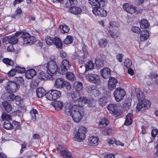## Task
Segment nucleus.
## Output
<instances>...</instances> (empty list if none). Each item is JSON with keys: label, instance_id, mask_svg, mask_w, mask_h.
<instances>
[{"label": "nucleus", "instance_id": "09e8293b", "mask_svg": "<svg viewBox=\"0 0 158 158\" xmlns=\"http://www.w3.org/2000/svg\"><path fill=\"white\" fill-rule=\"evenodd\" d=\"M107 102V99L105 97H103L99 99L98 100V102L100 106H105Z\"/></svg>", "mask_w": 158, "mask_h": 158}, {"label": "nucleus", "instance_id": "473e14b6", "mask_svg": "<svg viewBox=\"0 0 158 158\" xmlns=\"http://www.w3.org/2000/svg\"><path fill=\"white\" fill-rule=\"evenodd\" d=\"M74 87L77 91H80L83 88L82 83L80 81H76L74 84Z\"/></svg>", "mask_w": 158, "mask_h": 158}, {"label": "nucleus", "instance_id": "bb28decb", "mask_svg": "<svg viewBox=\"0 0 158 158\" xmlns=\"http://www.w3.org/2000/svg\"><path fill=\"white\" fill-rule=\"evenodd\" d=\"M2 105L5 110L7 112L11 110L12 107L10 103L6 101H4L2 103Z\"/></svg>", "mask_w": 158, "mask_h": 158}, {"label": "nucleus", "instance_id": "ddd939ff", "mask_svg": "<svg viewBox=\"0 0 158 158\" xmlns=\"http://www.w3.org/2000/svg\"><path fill=\"white\" fill-rule=\"evenodd\" d=\"M123 9L128 13L132 14L136 11V7L130 3H126L123 4Z\"/></svg>", "mask_w": 158, "mask_h": 158}, {"label": "nucleus", "instance_id": "39448f33", "mask_svg": "<svg viewBox=\"0 0 158 158\" xmlns=\"http://www.w3.org/2000/svg\"><path fill=\"white\" fill-rule=\"evenodd\" d=\"M58 152L63 158H72L73 156L67 148L62 144H59L57 148Z\"/></svg>", "mask_w": 158, "mask_h": 158}, {"label": "nucleus", "instance_id": "338daca9", "mask_svg": "<svg viewBox=\"0 0 158 158\" xmlns=\"http://www.w3.org/2000/svg\"><path fill=\"white\" fill-rule=\"evenodd\" d=\"M14 100L17 102L16 104L18 105L20 104L21 102L22 101L21 98L18 96H15Z\"/></svg>", "mask_w": 158, "mask_h": 158}, {"label": "nucleus", "instance_id": "4468645a", "mask_svg": "<svg viewBox=\"0 0 158 158\" xmlns=\"http://www.w3.org/2000/svg\"><path fill=\"white\" fill-rule=\"evenodd\" d=\"M88 89V92L90 95L96 97L99 96L101 94V92L97 89L94 85L89 86Z\"/></svg>", "mask_w": 158, "mask_h": 158}, {"label": "nucleus", "instance_id": "49530a36", "mask_svg": "<svg viewBox=\"0 0 158 158\" xmlns=\"http://www.w3.org/2000/svg\"><path fill=\"white\" fill-rule=\"evenodd\" d=\"M38 78L41 80H45L47 78L46 74L43 72H41L39 73Z\"/></svg>", "mask_w": 158, "mask_h": 158}, {"label": "nucleus", "instance_id": "1a4fd4ad", "mask_svg": "<svg viewBox=\"0 0 158 158\" xmlns=\"http://www.w3.org/2000/svg\"><path fill=\"white\" fill-rule=\"evenodd\" d=\"M61 93L57 90L52 89L46 93V97L49 100H55L60 97Z\"/></svg>", "mask_w": 158, "mask_h": 158}, {"label": "nucleus", "instance_id": "7ed1b4c3", "mask_svg": "<svg viewBox=\"0 0 158 158\" xmlns=\"http://www.w3.org/2000/svg\"><path fill=\"white\" fill-rule=\"evenodd\" d=\"M87 128L83 126L80 127L77 131L75 134L73 139L79 142H81L84 140L86 137Z\"/></svg>", "mask_w": 158, "mask_h": 158}, {"label": "nucleus", "instance_id": "0eeeda50", "mask_svg": "<svg viewBox=\"0 0 158 158\" xmlns=\"http://www.w3.org/2000/svg\"><path fill=\"white\" fill-rule=\"evenodd\" d=\"M151 105V102L148 100L139 101L136 106V111L138 112L140 111L146 110L150 107Z\"/></svg>", "mask_w": 158, "mask_h": 158}, {"label": "nucleus", "instance_id": "6e6552de", "mask_svg": "<svg viewBox=\"0 0 158 158\" xmlns=\"http://www.w3.org/2000/svg\"><path fill=\"white\" fill-rule=\"evenodd\" d=\"M46 67L48 73L51 76L56 74L57 71L58 67L55 61H50L46 64Z\"/></svg>", "mask_w": 158, "mask_h": 158}, {"label": "nucleus", "instance_id": "ea45409f", "mask_svg": "<svg viewBox=\"0 0 158 158\" xmlns=\"http://www.w3.org/2000/svg\"><path fill=\"white\" fill-rule=\"evenodd\" d=\"M59 27L60 32L62 33H68L69 31V28L66 25H60Z\"/></svg>", "mask_w": 158, "mask_h": 158}, {"label": "nucleus", "instance_id": "a878e982", "mask_svg": "<svg viewBox=\"0 0 158 158\" xmlns=\"http://www.w3.org/2000/svg\"><path fill=\"white\" fill-rule=\"evenodd\" d=\"M149 36V33L148 31L146 30L142 31L140 39L141 41H143L147 40Z\"/></svg>", "mask_w": 158, "mask_h": 158}, {"label": "nucleus", "instance_id": "680f3d73", "mask_svg": "<svg viewBox=\"0 0 158 158\" xmlns=\"http://www.w3.org/2000/svg\"><path fill=\"white\" fill-rule=\"evenodd\" d=\"M16 73L15 69H13L8 72L7 75L9 77H12L15 75Z\"/></svg>", "mask_w": 158, "mask_h": 158}, {"label": "nucleus", "instance_id": "9d476101", "mask_svg": "<svg viewBox=\"0 0 158 158\" xmlns=\"http://www.w3.org/2000/svg\"><path fill=\"white\" fill-rule=\"evenodd\" d=\"M86 80L89 82L99 85L101 83L100 77L98 75L92 73L88 74L86 76Z\"/></svg>", "mask_w": 158, "mask_h": 158}, {"label": "nucleus", "instance_id": "4be33fe9", "mask_svg": "<svg viewBox=\"0 0 158 158\" xmlns=\"http://www.w3.org/2000/svg\"><path fill=\"white\" fill-rule=\"evenodd\" d=\"M135 92L137 98L138 100L139 101L140 100H142V99L145 98L144 94L138 88H136L135 89Z\"/></svg>", "mask_w": 158, "mask_h": 158}, {"label": "nucleus", "instance_id": "c9c22d12", "mask_svg": "<svg viewBox=\"0 0 158 158\" xmlns=\"http://www.w3.org/2000/svg\"><path fill=\"white\" fill-rule=\"evenodd\" d=\"M66 78L69 80L73 81L75 80L76 77L72 72H67L66 74Z\"/></svg>", "mask_w": 158, "mask_h": 158}, {"label": "nucleus", "instance_id": "e433bc0d", "mask_svg": "<svg viewBox=\"0 0 158 158\" xmlns=\"http://www.w3.org/2000/svg\"><path fill=\"white\" fill-rule=\"evenodd\" d=\"M1 117L2 120L4 121L5 122L7 121H9L12 120L11 116L10 115L7 114L6 113H3L2 114Z\"/></svg>", "mask_w": 158, "mask_h": 158}, {"label": "nucleus", "instance_id": "423d86ee", "mask_svg": "<svg viewBox=\"0 0 158 158\" xmlns=\"http://www.w3.org/2000/svg\"><path fill=\"white\" fill-rule=\"evenodd\" d=\"M35 37L31 36L27 32H24L21 39V42L23 45H31L35 41Z\"/></svg>", "mask_w": 158, "mask_h": 158}, {"label": "nucleus", "instance_id": "a211bd4d", "mask_svg": "<svg viewBox=\"0 0 158 158\" xmlns=\"http://www.w3.org/2000/svg\"><path fill=\"white\" fill-rule=\"evenodd\" d=\"M64 81L62 78H59L56 80L55 86L58 89H61L64 87Z\"/></svg>", "mask_w": 158, "mask_h": 158}, {"label": "nucleus", "instance_id": "13d9d810", "mask_svg": "<svg viewBox=\"0 0 158 158\" xmlns=\"http://www.w3.org/2000/svg\"><path fill=\"white\" fill-rule=\"evenodd\" d=\"M131 30L133 32L137 34L140 33L141 31L140 28L139 27L136 26L132 27L131 28Z\"/></svg>", "mask_w": 158, "mask_h": 158}, {"label": "nucleus", "instance_id": "bf43d9fd", "mask_svg": "<svg viewBox=\"0 0 158 158\" xmlns=\"http://www.w3.org/2000/svg\"><path fill=\"white\" fill-rule=\"evenodd\" d=\"M114 94L115 100L117 101L118 102V88H117L115 89L114 91Z\"/></svg>", "mask_w": 158, "mask_h": 158}, {"label": "nucleus", "instance_id": "20e7f679", "mask_svg": "<svg viewBox=\"0 0 158 158\" xmlns=\"http://www.w3.org/2000/svg\"><path fill=\"white\" fill-rule=\"evenodd\" d=\"M6 90L8 93H15L19 88V85L13 81H10L6 83L5 86Z\"/></svg>", "mask_w": 158, "mask_h": 158}, {"label": "nucleus", "instance_id": "412c9836", "mask_svg": "<svg viewBox=\"0 0 158 158\" xmlns=\"http://www.w3.org/2000/svg\"><path fill=\"white\" fill-rule=\"evenodd\" d=\"M89 141L90 145L95 146L98 144V138L96 136H91L89 139Z\"/></svg>", "mask_w": 158, "mask_h": 158}, {"label": "nucleus", "instance_id": "4d7b16f0", "mask_svg": "<svg viewBox=\"0 0 158 158\" xmlns=\"http://www.w3.org/2000/svg\"><path fill=\"white\" fill-rule=\"evenodd\" d=\"M12 125L13 126V129H19L20 128V123H19L14 121L12 123Z\"/></svg>", "mask_w": 158, "mask_h": 158}, {"label": "nucleus", "instance_id": "c03bdc74", "mask_svg": "<svg viewBox=\"0 0 158 158\" xmlns=\"http://www.w3.org/2000/svg\"><path fill=\"white\" fill-rule=\"evenodd\" d=\"M3 127L6 129H13V126L10 122V121H7L4 122L3 124Z\"/></svg>", "mask_w": 158, "mask_h": 158}, {"label": "nucleus", "instance_id": "393cba45", "mask_svg": "<svg viewBox=\"0 0 158 158\" xmlns=\"http://www.w3.org/2000/svg\"><path fill=\"white\" fill-rule=\"evenodd\" d=\"M53 43L57 48L61 49L62 48V43L60 39L57 37L54 38Z\"/></svg>", "mask_w": 158, "mask_h": 158}, {"label": "nucleus", "instance_id": "dca6fc26", "mask_svg": "<svg viewBox=\"0 0 158 158\" xmlns=\"http://www.w3.org/2000/svg\"><path fill=\"white\" fill-rule=\"evenodd\" d=\"M107 109L110 113L114 116H118V106L117 105L113 104H109L107 106Z\"/></svg>", "mask_w": 158, "mask_h": 158}, {"label": "nucleus", "instance_id": "b1692460", "mask_svg": "<svg viewBox=\"0 0 158 158\" xmlns=\"http://www.w3.org/2000/svg\"><path fill=\"white\" fill-rule=\"evenodd\" d=\"M133 114L131 113H128L126 116L124 124L128 126L131 124L132 122Z\"/></svg>", "mask_w": 158, "mask_h": 158}, {"label": "nucleus", "instance_id": "c756f323", "mask_svg": "<svg viewBox=\"0 0 158 158\" xmlns=\"http://www.w3.org/2000/svg\"><path fill=\"white\" fill-rule=\"evenodd\" d=\"M7 40L10 44H16L18 42V37L17 36H10L7 37Z\"/></svg>", "mask_w": 158, "mask_h": 158}, {"label": "nucleus", "instance_id": "2eb2a0df", "mask_svg": "<svg viewBox=\"0 0 158 158\" xmlns=\"http://www.w3.org/2000/svg\"><path fill=\"white\" fill-rule=\"evenodd\" d=\"M101 6H98L97 5L94 6H93L92 11L93 13L95 15L97 16H100L102 17H105L106 16V12L103 11L102 13V14L100 12V10H101Z\"/></svg>", "mask_w": 158, "mask_h": 158}, {"label": "nucleus", "instance_id": "7c9ffc66", "mask_svg": "<svg viewBox=\"0 0 158 158\" xmlns=\"http://www.w3.org/2000/svg\"><path fill=\"white\" fill-rule=\"evenodd\" d=\"M63 105V104L62 102L60 101H56L54 102V106L56 110H59L62 109Z\"/></svg>", "mask_w": 158, "mask_h": 158}, {"label": "nucleus", "instance_id": "864d4df0", "mask_svg": "<svg viewBox=\"0 0 158 158\" xmlns=\"http://www.w3.org/2000/svg\"><path fill=\"white\" fill-rule=\"evenodd\" d=\"M124 64V66L127 68H130L132 64L131 61L129 59H126L125 60Z\"/></svg>", "mask_w": 158, "mask_h": 158}, {"label": "nucleus", "instance_id": "e2e57ef3", "mask_svg": "<svg viewBox=\"0 0 158 158\" xmlns=\"http://www.w3.org/2000/svg\"><path fill=\"white\" fill-rule=\"evenodd\" d=\"M65 86L68 91L69 90L71 89L70 84L67 81H65L64 84V87Z\"/></svg>", "mask_w": 158, "mask_h": 158}, {"label": "nucleus", "instance_id": "5fc2aeb1", "mask_svg": "<svg viewBox=\"0 0 158 158\" xmlns=\"http://www.w3.org/2000/svg\"><path fill=\"white\" fill-rule=\"evenodd\" d=\"M98 4L97 5L101 7H104L107 3V0H97Z\"/></svg>", "mask_w": 158, "mask_h": 158}, {"label": "nucleus", "instance_id": "6ab92c4d", "mask_svg": "<svg viewBox=\"0 0 158 158\" xmlns=\"http://www.w3.org/2000/svg\"><path fill=\"white\" fill-rule=\"evenodd\" d=\"M102 77L104 79L109 77L110 75L111 71L109 68H105L101 71Z\"/></svg>", "mask_w": 158, "mask_h": 158}, {"label": "nucleus", "instance_id": "f3484780", "mask_svg": "<svg viewBox=\"0 0 158 158\" xmlns=\"http://www.w3.org/2000/svg\"><path fill=\"white\" fill-rule=\"evenodd\" d=\"M117 83L118 81L115 78L112 77H110L108 82V89L110 90H113L115 88Z\"/></svg>", "mask_w": 158, "mask_h": 158}, {"label": "nucleus", "instance_id": "4c0bfd02", "mask_svg": "<svg viewBox=\"0 0 158 158\" xmlns=\"http://www.w3.org/2000/svg\"><path fill=\"white\" fill-rule=\"evenodd\" d=\"M131 105V100L129 98L126 99L123 104V106L126 110L129 109Z\"/></svg>", "mask_w": 158, "mask_h": 158}, {"label": "nucleus", "instance_id": "f8f14e48", "mask_svg": "<svg viewBox=\"0 0 158 158\" xmlns=\"http://www.w3.org/2000/svg\"><path fill=\"white\" fill-rule=\"evenodd\" d=\"M109 25V26L107 28V30L106 31V32L107 34L110 35L112 37H116V35H113L112 33L111 30L114 28L115 30L118 29V23L114 21H111L110 22Z\"/></svg>", "mask_w": 158, "mask_h": 158}, {"label": "nucleus", "instance_id": "c85d7f7f", "mask_svg": "<svg viewBox=\"0 0 158 158\" xmlns=\"http://www.w3.org/2000/svg\"><path fill=\"white\" fill-rule=\"evenodd\" d=\"M109 123V121L106 118H102L99 123V125L100 128L105 127Z\"/></svg>", "mask_w": 158, "mask_h": 158}, {"label": "nucleus", "instance_id": "cd10ccee", "mask_svg": "<svg viewBox=\"0 0 158 158\" xmlns=\"http://www.w3.org/2000/svg\"><path fill=\"white\" fill-rule=\"evenodd\" d=\"M88 100L87 99L84 97H79L78 101V104L76 105L72 104V105H79L83 107L84 105L87 102Z\"/></svg>", "mask_w": 158, "mask_h": 158}, {"label": "nucleus", "instance_id": "3c124183", "mask_svg": "<svg viewBox=\"0 0 158 158\" xmlns=\"http://www.w3.org/2000/svg\"><path fill=\"white\" fill-rule=\"evenodd\" d=\"M96 100L93 98H90L88 100V104L90 107H94L96 105Z\"/></svg>", "mask_w": 158, "mask_h": 158}, {"label": "nucleus", "instance_id": "aec40b11", "mask_svg": "<svg viewBox=\"0 0 158 158\" xmlns=\"http://www.w3.org/2000/svg\"><path fill=\"white\" fill-rule=\"evenodd\" d=\"M36 73V72L34 69H29L25 73V77L28 79H31L35 75Z\"/></svg>", "mask_w": 158, "mask_h": 158}, {"label": "nucleus", "instance_id": "6e6d98bb", "mask_svg": "<svg viewBox=\"0 0 158 158\" xmlns=\"http://www.w3.org/2000/svg\"><path fill=\"white\" fill-rule=\"evenodd\" d=\"M100 157L101 158L102 157H104L105 158H112V157L115 158V156L114 155L108 153L106 154L105 153H102L101 156Z\"/></svg>", "mask_w": 158, "mask_h": 158}, {"label": "nucleus", "instance_id": "774afa93", "mask_svg": "<svg viewBox=\"0 0 158 158\" xmlns=\"http://www.w3.org/2000/svg\"><path fill=\"white\" fill-rule=\"evenodd\" d=\"M89 2L93 6L97 5L98 4V2L97 0H89Z\"/></svg>", "mask_w": 158, "mask_h": 158}, {"label": "nucleus", "instance_id": "603ef678", "mask_svg": "<svg viewBox=\"0 0 158 158\" xmlns=\"http://www.w3.org/2000/svg\"><path fill=\"white\" fill-rule=\"evenodd\" d=\"M16 73H23L25 71V69L24 68L21 67L19 66H17L15 69Z\"/></svg>", "mask_w": 158, "mask_h": 158}, {"label": "nucleus", "instance_id": "8fccbe9b", "mask_svg": "<svg viewBox=\"0 0 158 158\" xmlns=\"http://www.w3.org/2000/svg\"><path fill=\"white\" fill-rule=\"evenodd\" d=\"M47 44L48 45H51L53 43L54 39L49 36H47L45 39Z\"/></svg>", "mask_w": 158, "mask_h": 158}, {"label": "nucleus", "instance_id": "72a5a7b5", "mask_svg": "<svg viewBox=\"0 0 158 158\" xmlns=\"http://www.w3.org/2000/svg\"><path fill=\"white\" fill-rule=\"evenodd\" d=\"M140 27L142 29L147 28L149 26L148 21L145 19H142L140 23Z\"/></svg>", "mask_w": 158, "mask_h": 158}, {"label": "nucleus", "instance_id": "f704fd0d", "mask_svg": "<svg viewBox=\"0 0 158 158\" xmlns=\"http://www.w3.org/2000/svg\"><path fill=\"white\" fill-rule=\"evenodd\" d=\"M38 114L37 110L32 108L30 111V115L31 118V120L33 121H35L36 115Z\"/></svg>", "mask_w": 158, "mask_h": 158}, {"label": "nucleus", "instance_id": "de8ad7c7", "mask_svg": "<svg viewBox=\"0 0 158 158\" xmlns=\"http://www.w3.org/2000/svg\"><path fill=\"white\" fill-rule=\"evenodd\" d=\"M71 96L73 102H76L77 100H78V101L80 97L79 94H78L77 92H76L72 94Z\"/></svg>", "mask_w": 158, "mask_h": 158}, {"label": "nucleus", "instance_id": "79ce46f5", "mask_svg": "<svg viewBox=\"0 0 158 158\" xmlns=\"http://www.w3.org/2000/svg\"><path fill=\"white\" fill-rule=\"evenodd\" d=\"M113 131L111 128H106L104 129L102 131V134L105 135H111L113 132Z\"/></svg>", "mask_w": 158, "mask_h": 158}, {"label": "nucleus", "instance_id": "f03ea898", "mask_svg": "<svg viewBox=\"0 0 158 158\" xmlns=\"http://www.w3.org/2000/svg\"><path fill=\"white\" fill-rule=\"evenodd\" d=\"M77 3V0H68L65 4L67 7H69L70 11L75 15H79L81 12V8L77 6H74Z\"/></svg>", "mask_w": 158, "mask_h": 158}, {"label": "nucleus", "instance_id": "a19ab883", "mask_svg": "<svg viewBox=\"0 0 158 158\" xmlns=\"http://www.w3.org/2000/svg\"><path fill=\"white\" fill-rule=\"evenodd\" d=\"M125 95V91L123 89L119 88V101L123 100Z\"/></svg>", "mask_w": 158, "mask_h": 158}, {"label": "nucleus", "instance_id": "5701e85b", "mask_svg": "<svg viewBox=\"0 0 158 158\" xmlns=\"http://www.w3.org/2000/svg\"><path fill=\"white\" fill-rule=\"evenodd\" d=\"M45 92V90L42 87L36 89V95L39 98H42L44 95L46 96V93Z\"/></svg>", "mask_w": 158, "mask_h": 158}, {"label": "nucleus", "instance_id": "58836bf2", "mask_svg": "<svg viewBox=\"0 0 158 158\" xmlns=\"http://www.w3.org/2000/svg\"><path fill=\"white\" fill-rule=\"evenodd\" d=\"M3 62L6 64L7 65L13 66L14 63L10 59L8 58H4L2 60Z\"/></svg>", "mask_w": 158, "mask_h": 158}, {"label": "nucleus", "instance_id": "0e129e2a", "mask_svg": "<svg viewBox=\"0 0 158 158\" xmlns=\"http://www.w3.org/2000/svg\"><path fill=\"white\" fill-rule=\"evenodd\" d=\"M158 133V131L156 129H153L151 132V135L152 137L154 139Z\"/></svg>", "mask_w": 158, "mask_h": 158}, {"label": "nucleus", "instance_id": "2f4dec72", "mask_svg": "<svg viewBox=\"0 0 158 158\" xmlns=\"http://www.w3.org/2000/svg\"><path fill=\"white\" fill-rule=\"evenodd\" d=\"M94 67V64L92 60H89L85 64L86 71L92 70Z\"/></svg>", "mask_w": 158, "mask_h": 158}, {"label": "nucleus", "instance_id": "9b49d317", "mask_svg": "<svg viewBox=\"0 0 158 158\" xmlns=\"http://www.w3.org/2000/svg\"><path fill=\"white\" fill-rule=\"evenodd\" d=\"M71 66V63L69 61L67 60H63L62 62V65L59 68V72L60 74L65 73Z\"/></svg>", "mask_w": 158, "mask_h": 158}, {"label": "nucleus", "instance_id": "052dcab7", "mask_svg": "<svg viewBox=\"0 0 158 158\" xmlns=\"http://www.w3.org/2000/svg\"><path fill=\"white\" fill-rule=\"evenodd\" d=\"M15 96L13 94H10L6 98V99L8 101H12L14 100Z\"/></svg>", "mask_w": 158, "mask_h": 158}, {"label": "nucleus", "instance_id": "f257e3e1", "mask_svg": "<svg viewBox=\"0 0 158 158\" xmlns=\"http://www.w3.org/2000/svg\"><path fill=\"white\" fill-rule=\"evenodd\" d=\"M64 111L66 115L71 116L74 122L77 123L81 121L84 114L83 107L79 105H72L69 102L65 103Z\"/></svg>", "mask_w": 158, "mask_h": 158}, {"label": "nucleus", "instance_id": "37998d69", "mask_svg": "<svg viewBox=\"0 0 158 158\" xmlns=\"http://www.w3.org/2000/svg\"><path fill=\"white\" fill-rule=\"evenodd\" d=\"M107 43V40L105 39H101L98 41L99 46L102 48L105 47L106 46Z\"/></svg>", "mask_w": 158, "mask_h": 158}, {"label": "nucleus", "instance_id": "a18cd8bd", "mask_svg": "<svg viewBox=\"0 0 158 158\" xmlns=\"http://www.w3.org/2000/svg\"><path fill=\"white\" fill-rule=\"evenodd\" d=\"M73 42V39L72 36L68 35L64 40V42L65 44H69L72 43Z\"/></svg>", "mask_w": 158, "mask_h": 158}, {"label": "nucleus", "instance_id": "69168bd1", "mask_svg": "<svg viewBox=\"0 0 158 158\" xmlns=\"http://www.w3.org/2000/svg\"><path fill=\"white\" fill-rule=\"evenodd\" d=\"M157 77V75L154 73L153 71H151L150 74L149 75V78L152 79H154Z\"/></svg>", "mask_w": 158, "mask_h": 158}]
</instances>
